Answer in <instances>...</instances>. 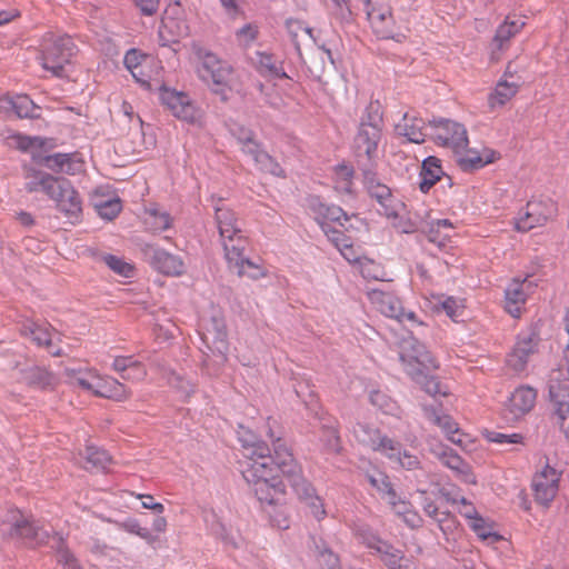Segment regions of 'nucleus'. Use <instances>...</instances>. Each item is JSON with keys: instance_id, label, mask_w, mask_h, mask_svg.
Listing matches in <instances>:
<instances>
[{"instance_id": "obj_1", "label": "nucleus", "mask_w": 569, "mask_h": 569, "mask_svg": "<svg viewBox=\"0 0 569 569\" xmlns=\"http://www.w3.org/2000/svg\"><path fill=\"white\" fill-rule=\"evenodd\" d=\"M272 451L270 453V472L280 471L287 479L290 487L296 492L300 501L311 508L312 515L320 519L326 515L323 505L316 489L302 475V469L295 460L292 452L287 447L286 441L277 438L272 441Z\"/></svg>"}, {"instance_id": "obj_2", "label": "nucleus", "mask_w": 569, "mask_h": 569, "mask_svg": "<svg viewBox=\"0 0 569 569\" xmlns=\"http://www.w3.org/2000/svg\"><path fill=\"white\" fill-rule=\"evenodd\" d=\"M24 190L28 193L43 192L56 202L57 209L68 218L78 219L82 212V201L70 180L46 171L24 167Z\"/></svg>"}, {"instance_id": "obj_3", "label": "nucleus", "mask_w": 569, "mask_h": 569, "mask_svg": "<svg viewBox=\"0 0 569 569\" xmlns=\"http://www.w3.org/2000/svg\"><path fill=\"white\" fill-rule=\"evenodd\" d=\"M0 535L3 540L19 541L32 548L46 545L50 539L49 531L20 510H10L0 521Z\"/></svg>"}, {"instance_id": "obj_4", "label": "nucleus", "mask_w": 569, "mask_h": 569, "mask_svg": "<svg viewBox=\"0 0 569 569\" xmlns=\"http://www.w3.org/2000/svg\"><path fill=\"white\" fill-rule=\"evenodd\" d=\"M78 48L70 36H44L39 59L43 69L57 78L67 77L64 66L71 62Z\"/></svg>"}, {"instance_id": "obj_5", "label": "nucleus", "mask_w": 569, "mask_h": 569, "mask_svg": "<svg viewBox=\"0 0 569 569\" xmlns=\"http://www.w3.org/2000/svg\"><path fill=\"white\" fill-rule=\"evenodd\" d=\"M248 482H253L252 491L261 503L276 505L286 493V485L282 479L270 472L266 465H256L253 470L243 471Z\"/></svg>"}, {"instance_id": "obj_6", "label": "nucleus", "mask_w": 569, "mask_h": 569, "mask_svg": "<svg viewBox=\"0 0 569 569\" xmlns=\"http://www.w3.org/2000/svg\"><path fill=\"white\" fill-rule=\"evenodd\" d=\"M403 362H407L406 371L411 378L422 386L423 390L429 395L443 393L440 389V382L431 375V371L438 368L436 360L428 351H415L412 356H400Z\"/></svg>"}, {"instance_id": "obj_7", "label": "nucleus", "mask_w": 569, "mask_h": 569, "mask_svg": "<svg viewBox=\"0 0 569 569\" xmlns=\"http://www.w3.org/2000/svg\"><path fill=\"white\" fill-rule=\"evenodd\" d=\"M381 138V129L368 127L357 129L351 150L358 170L378 166V147Z\"/></svg>"}, {"instance_id": "obj_8", "label": "nucleus", "mask_w": 569, "mask_h": 569, "mask_svg": "<svg viewBox=\"0 0 569 569\" xmlns=\"http://www.w3.org/2000/svg\"><path fill=\"white\" fill-rule=\"evenodd\" d=\"M429 126L435 128V140L438 144L452 147L458 153L468 147V136L466 128L456 121L449 119H432Z\"/></svg>"}, {"instance_id": "obj_9", "label": "nucleus", "mask_w": 569, "mask_h": 569, "mask_svg": "<svg viewBox=\"0 0 569 569\" xmlns=\"http://www.w3.org/2000/svg\"><path fill=\"white\" fill-rule=\"evenodd\" d=\"M377 167L372 166L360 169L362 182L369 196L376 199L383 209V214L387 218H397L398 212L392 207V192L391 189L382 183L377 174Z\"/></svg>"}, {"instance_id": "obj_10", "label": "nucleus", "mask_w": 569, "mask_h": 569, "mask_svg": "<svg viewBox=\"0 0 569 569\" xmlns=\"http://www.w3.org/2000/svg\"><path fill=\"white\" fill-rule=\"evenodd\" d=\"M556 212V206L551 200L529 201L523 213L516 220L515 228L519 232L543 226Z\"/></svg>"}, {"instance_id": "obj_11", "label": "nucleus", "mask_w": 569, "mask_h": 569, "mask_svg": "<svg viewBox=\"0 0 569 569\" xmlns=\"http://www.w3.org/2000/svg\"><path fill=\"white\" fill-rule=\"evenodd\" d=\"M159 99L176 118L191 123L197 120L198 109L191 102L187 93L161 86Z\"/></svg>"}, {"instance_id": "obj_12", "label": "nucleus", "mask_w": 569, "mask_h": 569, "mask_svg": "<svg viewBox=\"0 0 569 569\" xmlns=\"http://www.w3.org/2000/svg\"><path fill=\"white\" fill-rule=\"evenodd\" d=\"M142 253L153 269L166 276H181L184 271V263L179 256L172 254L156 244H146Z\"/></svg>"}, {"instance_id": "obj_13", "label": "nucleus", "mask_w": 569, "mask_h": 569, "mask_svg": "<svg viewBox=\"0 0 569 569\" xmlns=\"http://www.w3.org/2000/svg\"><path fill=\"white\" fill-rule=\"evenodd\" d=\"M227 326L221 315H213L202 333V341L207 348L219 357V362L227 360L228 340Z\"/></svg>"}, {"instance_id": "obj_14", "label": "nucleus", "mask_w": 569, "mask_h": 569, "mask_svg": "<svg viewBox=\"0 0 569 569\" xmlns=\"http://www.w3.org/2000/svg\"><path fill=\"white\" fill-rule=\"evenodd\" d=\"M559 480L560 473L549 465H546L541 471L536 472L531 482L536 501L542 506H548L558 492Z\"/></svg>"}, {"instance_id": "obj_15", "label": "nucleus", "mask_w": 569, "mask_h": 569, "mask_svg": "<svg viewBox=\"0 0 569 569\" xmlns=\"http://www.w3.org/2000/svg\"><path fill=\"white\" fill-rule=\"evenodd\" d=\"M356 440L365 447L373 451L388 452V450H396V440L388 436L381 435L379 428L369 423L357 422L352 429Z\"/></svg>"}, {"instance_id": "obj_16", "label": "nucleus", "mask_w": 569, "mask_h": 569, "mask_svg": "<svg viewBox=\"0 0 569 569\" xmlns=\"http://www.w3.org/2000/svg\"><path fill=\"white\" fill-rule=\"evenodd\" d=\"M199 58L202 60L201 78L211 81L212 86H224L228 83L232 68L226 61L220 60L217 54L207 50L198 51Z\"/></svg>"}, {"instance_id": "obj_17", "label": "nucleus", "mask_w": 569, "mask_h": 569, "mask_svg": "<svg viewBox=\"0 0 569 569\" xmlns=\"http://www.w3.org/2000/svg\"><path fill=\"white\" fill-rule=\"evenodd\" d=\"M224 250V257L237 269V273L242 276L246 270L244 266L250 264L249 259L244 256V250L248 246V240L243 236L242 230L232 234L226 233V237H220Z\"/></svg>"}, {"instance_id": "obj_18", "label": "nucleus", "mask_w": 569, "mask_h": 569, "mask_svg": "<svg viewBox=\"0 0 569 569\" xmlns=\"http://www.w3.org/2000/svg\"><path fill=\"white\" fill-rule=\"evenodd\" d=\"M539 341L540 337L536 330L520 333L512 352L507 358L508 365L516 371H522L528 363L529 356L536 351Z\"/></svg>"}, {"instance_id": "obj_19", "label": "nucleus", "mask_w": 569, "mask_h": 569, "mask_svg": "<svg viewBox=\"0 0 569 569\" xmlns=\"http://www.w3.org/2000/svg\"><path fill=\"white\" fill-rule=\"evenodd\" d=\"M365 11L378 37H392L390 29L386 27V21L392 22L390 6L381 3V0H365Z\"/></svg>"}, {"instance_id": "obj_20", "label": "nucleus", "mask_w": 569, "mask_h": 569, "mask_svg": "<svg viewBox=\"0 0 569 569\" xmlns=\"http://www.w3.org/2000/svg\"><path fill=\"white\" fill-rule=\"evenodd\" d=\"M422 409L426 419H428L433 425L438 426L447 436L448 440L456 445L462 443L458 423L452 419L451 416L442 412V408L440 405L423 406Z\"/></svg>"}, {"instance_id": "obj_21", "label": "nucleus", "mask_w": 569, "mask_h": 569, "mask_svg": "<svg viewBox=\"0 0 569 569\" xmlns=\"http://www.w3.org/2000/svg\"><path fill=\"white\" fill-rule=\"evenodd\" d=\"M308 207L316 214L315 219L319 224L328 220L343 226L342 220H349V216L341 207L325 203L319 196H311L308 199Z\"/></svg>"}, {"instance_id": "obj_22", "label": "nucleus", "mask_w": 569, "mask_h": 569, "mask_svg": "<svg viewBox=\"0 0 569 569\" xmlns=\"http://www.w3.org/2000/svg\"><path fill=\"white\" fill-rule=\"evenodd\" d=\"M381 561L388 569H419L413 557H407L403 551L386 541L378 548Z\"/></svg>"}, {"instance_id": "obj_23", "label": "nucleus", "mask_w": 569, "mask_h": 569, "mask_svg": "<svg viewBox=\"0 0 569 569\" xmlns=\"http://www.w3.org/2000/svg\"><path fill=\"white\" fill-rule=\"evenodd\" d=\"M548 389L551 419L569 413V383L551 379Z\"/></svg>"}, {"instance_id": "obj_24", "label": "nucleus", "mask_w": 569, "mask_h": 569, "mask_svg": "<svg viewBox=\"0 0 569 569\" xmlns=\"http://www.w3.org/2000/svg\"><path fill=\"white\" fill-rule=\"evenodd\" d=\"M214 208V219L219 230L220 237H226V233L240 232L239 221L236 213L226 206L224 200L221 198H212Z\"/></svg>"}, {"instance_id": "obj_25", "label": "nucleus", "mask_w": 569, "mask_h": 569, "mask_svg": "<svg viewBox=\"0 0 569 569\" xmlns=\"http://www.w3.org/2000/svg\"><path fill=\"white\" fill-rule=\"evenodd\" d=\"M368 297L377 309L386 317L397 319L402 308L401 300L391 292L380 289H372Z\"/></svg>"}, {"instance_id": "obj_26", "label": "nucleus", "mask_w": 569, "mask_h": 569, "mask_svg": "<svg viewBox=\"0 0 569 569\" xmlns=\"http://www.w3.org/2000/svg\"><path fill=\"white\" fill-rule=\"evenodd\" d=\"M20 381L34 389H47L53 386L54 376L43 367L30 366L20 370Z\"/></svg>"}, {"instance_id": "obj_27", "label": "nucleus", "mask_w": 569, "mask_h": 569, "mask_svg": "<svg viewBox=\"0 0 569 569\" xmlns=\"http://www.w3.org/2000/svg\"><path fill=\"white\" fill-rule=\"evenodd\" d=\"M423 119L410 116L408 112L403 114L402 121L396 124V132L407 138L409 142H425L426 133L423 132Z\"/></svg>"}, {"instance_id": "obj_28", "label": "nucleus", "mask_w": 569, "mask_h": 569, "mask_svg": "<svg viewBox=\"0 0 569 569\" xmlns=\"http://www.w3.org/2000/svg\"><path fill=\"white\" fill-rule=\"evenodd\" d=\"M445 174L440 160L437 157L430 156L422 161L420 170L419 189L421 192L427 193Z\"/></svg>"}, {"instance_id": "obj_29", "label": "nucleus", "mask_w": 569, "mask_h": 569, "mask_svg": "<svg viewBox=\"0 0 569 569\" xmlns=\"http://www.w3.org/2000/svg\"><path fill=\"white\" fill-rule=\"evenodd\" d=\"M537 392L531 387L517 388L509 398V408L515 416H522L535 406Z\"/></svg>"}, {"instance_id": "obj_30", "label": "nucleus", "mask_w": 569, "mask_h": 569, "mask_svg": "<svg viewBox=\"0 0 569 569\" xmlns=\"http://www.w3.org/2000/svg\"><path fill=\"white\" fill-rule=\"evenodd\" d=\"M112 368L119 372L120 377L124 380H141L147 375L144 366L131 356L116 357L112 362Z\"/></svg>"}, {"instance_id": "obj_31", "label": "nucleus", "mask_w": 569, "mask_h": 569, "mask_svg": "<svg viewBox=\"0 0 569 569\" xmlns=\"http://www.w3.org/2000/svg\"><path fill=\"white\" fill-rule=\"evenodd\" d=\"M525 27V21L521 18L507 17L506 20L497 28L492 44L502 50L509 42Z\"/></svg>"}, {"instance_id": "obj_32", "label": "nucleus", "mask_w": 569, "mask_h": 569, "mask_svg": "<svg viewBox=\"0 0 569 569\" xmlns=\"http://www.w3.org/2000/svg\"><path fill=\"white\" fill-rule=\"evenodd\" d=\"M80 456L84 460V469L90 471H103L111 462V457L104 449L92 445L87 446Z\"/></svg>"}, {"instance_id": "obj_33", "label": "nucleus", "mask_w": 569, "mask_h": 569, "mask_svg": "<svg viewBox=\"0 0 569 569\" xmlns=\"http://www.w3.org/2000/svg\"><path fill=\"white\" fill-rule=\"evenodd\" d=\"M250 435V439L241 438L242 446L244 448H251V460L252 463L247 470H253L256 465H266L269 469L270 462V453L271 450L268 445L263 441L257 439V437L252 432H248Z\"/></svg>"}, {"instance_id": "obj_34", "label": "nucleus", "mask_w": 569, "mask_h": 569, "mask_svg": "<svg viewBox=\"0 0 569 569\" xmlns=\"http://www.w3.org/2000/svg\"><path fill=\"white\" fill-rule=\"evenodd\" d=\"M9 103H10L11 108L13 109V111L16 112V114L21 119H23V118L40 119L41 118V113H40L41 108L39 106H37L30 99V97L27 94H18L14 98H11L9 100Z\"/></svg>"}, {"instance_id": "obj_35", "label": "nucleus", "mask_w": 569, "mask_h": 569, "mask_svg": "<svg viewBox=\"0 0 569 569\" xmlns=\"http://www.w3.org/2000/svg\"><path fill=\"white\" fill-rule=\"evenodd\" d=\"M32 160L42 167H46L54 172L64 171V166H69L71 162V156L69 153H54L43 156L41 153H32ZM69 172V169L66 170Z\"/></svg>"}, {"instance_id": "obj_36", "label": "nucleus", "mask_w": 569, "mask_h": 569, "mask_svg": "<svg viewBox=\"0 0 569 569\" xmlns=\"http://www.w3.org/2000/svg\"><path fill=\"white\" fill-rule=\"evenodd\" d=\"M370 403L385 415L397 416L399 406L387 392L380 389H372L369 391Z\"/></svg>"}, {"instance_id": "obj_37", "label": "nucleus", "mask_w": 569, "mask_h": 569, "mask_svg": "<svg viewBox=\"0 0 569 569\" xmlns=\"http://www.w3.org/2000/svg\"><path fill=\"white\" fill-rule=\"evenodd\" d=\"M352 531L355 537L363 545H366L369 549L378 551L381 543H385L386 540L381 539L379 535L366 523H356L352 527Z\"/></svg>"}, {"instance_id": "obj_38", "label": "nucleus", "mask_w": 569, "mask_h": 569, "mask_svg": "<svg viewBox=\"0 0 569 569\" xmlns=\"http://www.w3.org/2000/svg\"><path fill=\"white\" fill-rule=\"evenodd\" d=\"M258 71L271 79H287L288 74L281 66L277 64L276 59L269 53H259Z\"/></svg>"}, {"instance_id": "obj_39", "label": "nucleus", "mask_w": 569, "mask_h": 569, "mask_svg": "<svg viewBox=\"0 0 569 569\" xmlns=\"http://www.w3.org/2000/svg\"><path fill=\"white\" fill-rule=\"evenodd\" d=\"M531 287V282L527 279L519 281L518 279H513L511 283L505 290V296L508 305H519L525 303L528 289Z\"/></svg>"}, {"instance_id": "obj_40", "label": "nucleus", "mask_w": 569, "mask_h": 569, "mask_svg": "<svg viewBox=\"0 0 569 569\" xmlns=\"http://www.w3.org/2000/svg\"><path fill=\"white\" fill-rule=\"evenodd\" d=\"M383 126V118H382V111L380 103L378 101H371L363 114L361 116L360 123L358 128H375V129H381Z\"/></svg>"}, {"instance_id": "obj_41", "label": "nucleus", "mask_w": 569, "mask_h": 569, "mask_svg": "<svg viewBox=\"0 0 569 569\" xmlns=\"http://www.w3.org/2000/svg\"><path fill=\"white\" fill-rule=\"evenodd\" d=\"M395 447H397L396 450H388V452H385L390 460H396L407 470H417L420 468V460L417 456L411 455L407 450H402V445L399 441H396Z\"/></svg>"}, {"instance_id": "obj_42", "label": "nucleus", "mask_w": 569, "mask_h": 569, "mask_svg": "<svg viewBox=\"0 0 569 569\" xmlns=\"http://www.w3.org/2000/svg\"><path fill=\"white\" fill-rule=\"evenodd\" d=\"M457 164L465 172H472L481 169L488 163L493 162V158H483L478 152H467L466 154L458 156Z\"/></svg>"}, {"instance_id": "obj_43", "label": "nucleus", "mask_w": 569, "mask_h": 569, "mask_svg": "<svg viewBox=\"0 0 569 569\" xmlns=\"http://www.w3.org/2000/svg\"><path fill=\"white\" fill-rule=\"evenodd\" d=\"M94 209L102 219L111 221L120 213L122 204L119 198H111L96 201Z\"/></svg>"}, {"instance_id": "obj_44", "label": "nucleus", "mask_w": 569, "mask_h": 569, "mask_svg": "<svg viewBox=\"0 0 569 569\" xmlns=\"http://www.w3.org/2000/svg\"><path fill=\"white\" fill-rule=\"evenodd\" d=\"M321 441L323 449L330 453H339L341 450L338 430L329 425H321Z\"/></svg>"}, {"instance_id": "obj_45", "label": "nucleus", "mask_w": 569, "mask_h": 569, "mask_svg": "<svg viewBox=\"0 0 569 569\" xmlns=\"http://www.w3.org/2000/svg\"><path fill=\"white\" fill-rule=\"evenodd\" d=\"M23 333L31 337L32 341L39 347L50 348L52 347L51 335L47 328L30 322L23 326Z\"/></svg>"}, {"instance_id": "obj_46", "label": "nucleus", "mask_w": 569, "mask_h": 569, "mask_svg": "<svg viewBox=\"0 0 569 569\" xmlns=\"http://www.w3.org/2000/svg\"><path fill=\"white\" fill-rule=\"evenodd\" d=\"M367 479L369 483L376 488L378 491L387 495L392 503H395V499L397 498V492L393 489L389 477L383 472H378L375 475H367Z\"/></svg>"}, {"instance_id": "obj_47", "label": "nucleus", "mask_w": 569, "mask_h": 569, "mask_svg": "<svg viewBox=\"0 0 569 569\" xmlns=\"http://www.w3.org/2000/svg\"><path fill=\"white\" fill-rule=\"evenodd\" d=\"M440 460L442 461V463L446 467H448L459 473H468L469 475V465L466 463L462 460V458L457 452H455L452 449H450V448L445 449L440 455Z\"/></svg>"}, {"instance_id": "obj_48", "label": "nucleus", "mask_w": 569, "mask_h": 569, "mask_svg": "<svg viewBox=\"0 0 569 569\" xmlns=\"http://www.w3.org/2000/svg\"><path fill=\"white\" fill-rule=\"evenodd\" d=\"M254 162L259 166V169L271 173L277 177H283L284 171L281 166L264 150L258 153Z\"/></svg>"}, {"instance_id": "obj_49", "label": "nucleus", "mask_w": 569, "mask_h": 569, "mask_svg": "<svg viewBox=\"0 0 569 569\" xmlns=\"http://www.w3.org/2000/svg\"><path fill=\"white\" fill-rule=\"evenodd\" d=\"M485 437L488 441L501 446L522 445L525 437L521 433H502L493 430H486Z\"/></svg>"}, {"instance_id": "obj_50", "label": "nucleus", "mask_w": 569, "mask_h": 569, "mask_svg": "<svg viewBox=\"0 0 569 569\" xmlns=\"http://www.w3.org/2000/svg\"><path fill=\"white\" fill-rule=\"evenodd\" d=\"M103 261L113 272L118 273L119 276L126 278H130L133 276V267L117 256L106 254L103 257Z\"/></svg>"}, {"instance_id": "obj_51", "label": "nucleus", "mask_w": 569, "mask_h": 569, "mask_svg": "<svg viewBox=\"0 0 569 569\" xmlns=\"http://www.w3.org/2000/svg\"><path fill=\"white\" fill-rule=\"evenodd\" d=\"M320 228L328 237V239L338 248L351 247L350 238L347 237L342 231L331 227L328 222H320Z\"/></svg>"}, {"instance_id": "obj_52", "label": "nucleus", "mask_w": 569, "mask_h": 569, "mask_svg": "<svg viewBox=\"0 0 569 569\" xmlns=\"http://www.w3.org/2000/svg\"><path fill=\"white\" fill-rule=\"evenodd\" d=\"M96 393L100 397L114 399L117 401L128 398V392L124 386L117 380H112L111 383L104 386V390H97Z\"/></svg>"}, {"instance_id": "obj_53", "label": "nucleus", "mask_w": 569, "mask_h": 569, "mask_svg": "<svg viewBox=\"0 0 569 569\" xmlns=\"http://www.w3.org/2000/svg\"><path fill=\"white\" fill-rule=\"evenodd\" d=\"M317 551L318 560L322 566H326L327 569H339L338 556L325 542L317 545Z\"/></svg>"}, {"instance_id": "obj_54", "label": "nucleus", "mask_w": 569, "mask_h": 569, "mask_svg": "<svg viewBox=\"0 0 569 569\" xmlns=\"http://www.w3.org/2000/svg\"><path fill=\"white\" fill-rule=\"evenodd\" d=\"M470 527L482 540L491 539L492 541H498L500 539V536L491 531V528L487 526L482 517L475 518V520L470 522Z\"/></svg>"}, {"instance_id": "obj_55", "label": "nucleus", "mask_w": 569, "mask_h": 569, "mask_svg": "<svg viewBox=\"0 0 569 569\" xmlns=\"http://www.w3.org/2000/svg\"><path fill=\"white\" fill-rule=\"evenodd\" d=\"M122 528L130 533L139 536L148 542H153L156 539L150 530L148 528L141 527L136 519H128L122 523Z\"/></svg>"}, {"instance_id": "obj_56", "label": "nucleus", "mask_w": 569, "mask_h": 569, "mask_svg": "<svg viewBox=\"0 0 569 569\" xmlns=\"http://www.w3.org/2000/svg\"><path fill=\"white\" fill-rule=\"evenodd\" d=\"M287 29H288V32L291 37V40L295 44V48L297 50V52L299 54H301V50H300V44L297 40L298 38V31H303L307 36H309L310 38H312V29L308 28V27H302V24L299 22V21H292V20H288L287 21Z\"/></svg>"}, {"instance_id": "obj_57", "label": "nucleus", "mask_w": 569, "mask_h": 569, "mask_svg": "<svg viewBox=\"0 0 569 569\" xmlns=\"http://www.w3.org/2000/svg\"><path fill=\"white\" fill-rule=\"evenodd\" d=\"M422 232L430 242L436 243L439 248L446 247L447 242L450 240L449 234H442L440 229L431 223L428 226L427 230H422Z\"/></svg>"}, {"instance_id": "obj_58", "label": "nucleus", "mask_w": 569, "mask_h": 569, "mask_svg": "<svg viewBox=\"0 0 569 569\" xmlns=\"http://www.w3.org/2000/svg\"><path fill=\"white\" fill-rule=\"evenodd\" d=\"M518 87L513 83L499 82L496 88V98L499 104H505L517 93Z\"/></svg>"}, {"instance_id": "obj_59", "label": "nucleus", "mask_w": 569, "mask_h": 569, "mask_svg": "<svg viewBox=\"0 0 569 569\" xmlns=\"http://www.w3.org/2000/svg\"><path fill=\"white\" fill-rule=\"evenodd\" d=\"M417 492L421 496V500H420V503L422 506V509L423 511L432 519L441 522L443 519H439L438 518V515H439V508L437 507V505L435 503L433 500H431L428 495H427V491L426 490H417Z\"/></svg>"}, {"instance_id": "obj_60", "label": "nucleus", "mask_w": 569, "mask_h": 569, "mask_svg": "<svg viewBox=\"0 0 569 569\" xmlns=\"http://www.w3.org/2000/svg\"><path fill=\"white\" fill-rule=\"evenodd\" d=\"M296 393L308 408L313 409L317 406L316 395L312 390L308 391L307 385L299 382L296 387Z\"/></svg>"}, {"instance_id": "obj_61", "label": "nucleus", "mask_w": 569, "mask_h": 569, "mask_svg": "<svg viewBox=\"0 0 569 569\" xmlns=\"http://www.w3.org/2000/svg\"><path fill=\"white\" fill-rule=\"evenodd\" d=\"M46 140L40 137H27L19 136L18 137V148L22 151H28L32 148L41 149L43 148Z\"/></svg>"}, {"instance_id": "obj_62", "label": "nucleus", "mask_w": 569, "mask_h": 569, "mask_svg": "<svg viewBox=\"0 0 569 569\" xmlns=\"http://www.w3.org/2000/svg\"><path fill=\"white\" fill-rule=\"evenodd\" d=\"M441 306L446 315L453 321H458V318L463 313V309L458 306L457 301L451 297L447 298Z\"/></svg>"}, {"instance_id": "obj_63", "label": "nucleus", "mask_w": 569, "mask_h": 569, "mask_svg": "<svg viewBox=\"0 0 569 569\" xmlns=\"http://www.w3.org/2000/svg\"><path fill=\"white\" fill-rule=\"evenodd\" d=\"M137 8L143 16H153L158 9L160 0H133Z\"/></svg>"}, {"instance_id": "obj_64", "label": "nucleus", "mask_w": 569, "mask_h": 569, "mask_svg": "<svg viewBox=\"0 0 569 569\" xmlns=\"http://www.w3.org/2000/svg\"><path fill=\"white\" fill-rule=\"evenodd\" d=\"M138 497L142 500L143 508L150 509L158 515H161L164 511V506L160 502H154L151 495H139Z\"/></svg>"}]
</instances>
